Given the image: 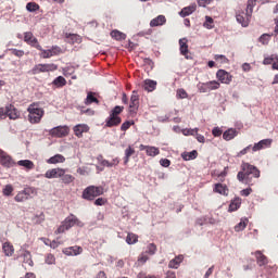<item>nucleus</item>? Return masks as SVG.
<instances>
[{"mask_svg": "<svg viewBox=\"0 0 278 278\" xmlns=\"http://www.w3.org/2000/svg\"><path fill=\"white\" fill-rule=\"evenodd\" d=\"M11 53L15 55V58H23V55H25V51L17 49H11Z\"/></svg>", "mask_w": 278, "mask_h": 278, "instance_id": "56", "label": "nucleus"}, {"mask_svg": "<svg viewBox=\"0 0 278 278\" xmlns=\"http://www.w3.org/2000/svg\"><path fill=\"white\" fill-rule=\"evenodd\" d=\"M33 223L35 225H40L41 223H45V213H40L39 215H35L33 217Z\"/></svg>", "mask_w": 278, "mask_h": 278, "instance_id": "47", "label": "nucleus"}, {"mask_svg": "<svg viewBox=\"0 0 278 278\" xmlns=\"http://www.w3.org/2000/svg\"><path fill=\"white\" fill-rule=\"evenodd\" d=\"M2 250L7 257H12V255H14V245H12V243L10 242H4L2 245Z\"/></svg>", "mask_w": 278, "mask_h": 278, "instance_id": "25", "label": "nucleus"}, {"mask_svg": "<svg viewBox=\"0 0 278 278\" xmlns=\"http://www.w3.org/2000/svg\"><path fill=\"white\" fill-rule=\"evenodd\" d=\"M260 170L255 165L249 163L241 164V170L237 174V179L245 186H255L254 179H260Z\"/></svg>", "mask_w": 278, "mask_h": 278, "instance_id": "1", "label": "nucleus"}, {"mask_svg": "<svg viewBox=\"0 0 278 278\" xmlns=\"http://www.w3.org/2000/svg\"><path fill=\"white\" fill-rule=\"evenodd\" d=\"M64 162H66V157L62 154H55L47 161L48 164H64Z\"/></svg>", "mask_w": 278, "mask_h": 278, "instance_id": "26", "label": "nucleus"}, {"mask_svg": "<svg viewBox=\"0 0 278 278\" xmlns=\"http://www.w3.org/2000/svg\"><path fill=\"white\" fill-rule=\"evenodd\" d=\"M125 110V106L116 105L111 112L109 117L105 119L104 127H118L121 123H123V118H121V114H123V111Z\"/></svg>", "mask_w": 278, "mask_h": 278, "instance_id": "3", "label": "nucleus"}, {"mask_svg": "<svg viewBox=\"0 0 278 278\" xmlns=\"http://www.w3.org/2000/svg\"><path fill=\"white\" fill-rule=\"evenodd\" d=\"M49 50H50L52 58L54 55H60V53H62V48H60V46H52V48Z\"/></svg>", "mask_w": 278, "mask_h": 278, "instance_id": "50", "label": "nucleus"}, {"mask_svg": "<svg viewBox=\"0 0 278 278\" xmlns=\"http://www.w3.org/2000/svg\"><path fill=\"white\" fill-rule=\"evenodd\" d=\"M53 71H58V65L54 63L37 64L31 68L30 74L40 75V73H53Z\"/></svg>", "mask_w": 278, "mask_h": 278, "instance_id": "7", "label": "nucleus"}, {"mask_svg": "<svg viewBox=\"0 0 278 278\" xmlns=\"http://www.w3.org/2000/svg\"><path fill=\"white\" fill-rule=\"evenodd\" d=\"M71 134V128L68 126H56L50 130V136L52 138H66Z\"/></svg>", "mask_w": 278, "mask_h": 278, "instance_id": "10", "label": "nucleus"}, {"mask_svg": "<svg viewBox=\"0 0 278 278\" xmlns=\"http://www.w3.org/2000/svg\"><path fill=\"white\" fill-rule=\"evenodd\" d=\"M126 242L127 244H136V242H138V235L134 232H128L126 237Z\"/></svg>", "mask_w": 278, "mask_h": 278, "instance_id": "39", "label": "nucleus"}, {"mask_svg": "<svg viewBox=\"0 0 278 278\" xmlns=\"http://www.w3.org/2000/svg\"><path fill=\"white\" fill-rule=\"evenodd\" d=\"M240 205H242V201L240 199H236L230 203V211L231 212H236V210H238L240 207Z\"/></svg>", "mask_w": 278, "mask_h": 278, "instance_id": "46", "label": "nucleus"}, {"mask_svg": "<svg viewBox=\"0 0 278 278\" xmlns=\"http://www.w3.org/2000/svg\"><path fill=\"white\" fill-rule=\"evenodd\" d=\"M199 92H210V90L207 89V83L201 84L199 86Z\"/></svg>", "mask_w": 278, "mask_h": 278, "instance_id": "63", "label": "nucleus"}, {"mask_svg": "<svg viewBox=\"0 0 278 278\" xmlns=\"http://www.w3.org/2000/svg\"><path fill=\"white\" fill-rule=\"evenodd\" d=\"M7 116L10 118V121H16L21 118V113L18 112V109L14 106V104L7 105Z\"/></svg>", "mask_w": 278, "mask_h": 278, "instance_id": "16", "label": "nucleus"}, {"mask_svg": "<svg viewBox=\"0 0 278 278\" xmlns=\"http://www.w3.org/2000/svg\"><path fill=\"white\" fill-rule=\"evenodd\" d=\"M251 148H252V146L245 147L243 150H241V151L237 154V156H238V157H242V155H247V153H249V151H251Z\"/></svg>", "mask_w": 278, "mask_h": 278, "instance_id": "59", "label": "nucleus"}, {"mask_svg": "<svg viewBox=\"0 0 278 278\" xmlns=\"http://www.w3.org/2000/svg\"><path fill=\"white\" fill-rule=\"evenodd\" d=\"M27 112L28 121L31 123V125H38V123L42 121V116H45V109L39 108L38 102L29 104Z\"/></svg>", "mask_w": 278, "mask_h": 278, "instance_id": "4", "label": "nucleus"}, {"mask_svg": "<svg viewBox=\"0 0 278 278\" xmlns=\"http://www.w3.org/2000/svg\"><path fill=\"white\" fill-rule=\"evenodd\" d=\"M105 203H108V200L104 199V198H98V199L94 201V205H105Z\"/></svg>", "mask_w": 278, "mask_h": 278, "instance_id": "61", "label": "nucleus"}, {"mask_svg": "<svg viewBox=\"0 0 278 278\" xmlns=\"http://www.w3.org/2000/svg\"><path fill=\"white\" fill-rule=\"evenodd\" d=\"M26 10L28 12H37V10H40V5L36 2H28L26 4Z\"/></svg>", "mask_w": 278, "mask_h": 278, "instance_id": "42", "label": "nucleus"}, {"mask_svg": "<svg viewBox=\"0 0 278 278\" xmlns=\"http://www.w3.org/2000/svg\"><path fill=\"white\" fill-rule=\"evenodd\" d=\"M247 225H249V219L242 218L240 223L235 226V231H244V229H247Z\"/></svg>", "mask_w": 278, "mask_h": 278, "instance_id": "35", "label": "nucleus"}, {"mask_svg": "<svg viewBox=\"0 0 278 278\" xmlns=\"http://www.w3.org/2000/svg\"><path fill=\"white\" fill-rule=\"evenodd\" d=\"M61 181L62 184H65V186H70V184H73L75 181V176L66 174V172H64L61 176Z\"/></svg>", "mask_w": 278, "mask_h": 278, "instance_id": "30", "label": "nucleus"}, {"mask_svg": "<svg viewBox=\"0 0 278 278\" xmlns=\"http://www.w3.org/2000/svg\"><path fill=\"white\" fill-rule=\"evenodd\" d=\"M131 125H134V122H130V121L124 122L121 126V131H127V129H129Z\"/></svg>", "mask_w": 278, "mask_h": 278, "instance_id": "55", "label": "nucleus"}, {"mask_svg": "<svg viewBox=\"0 0 278 278\" xmlns=\"http://www.w3.org/2000/svg\"><path fill=\"white\" fill-rule=\"evenodd\" d=\"M45 262H46V264H49V265L55 264V255H53L51 253L47 254Z\"/></svg>", "mask_w": 278, "mask_h": 278, "instance_id": "52", "label": "nucleus"}, {"mask_svg": "<svg viewBox=\"0 0 278 278\" xmlns=\"http://www.w3.org/2000/svg\"><path fill=\"white\" fill-rule=\"evenodd\" d=\"M213 192L216 194H222L223 197H227L229 194V187H227V185L217 182L213 187Z\"/></svg>", "mask_w": 278, "mask_h": 278, "instance_id": "18", "label": "nucleus"}, {"mask_svg": "<svg viewBox=\"0 0 278 278\" xmlns=\"http://www.w3.org/2000/svg\"><path fill=\"white\" fill-rule=\"evenodd\" d=\"M22 256L24 258V264H28V266H34V260H31V252L24 251Z\"/></svg>", "mask_w": 278, "mask_h": 278, "instance_id": "36", "label": "nucleus"}, {"mask_svg": "<svg viewBox=\"0 0 278 278\" xmlns=\"http://www.w3.org/2000/svg\"><path fill=\"white\" fill-rule=\"evenodd\" d=\"M273 59L271 68L273 71H278V54H273Z\"/></svg>", "mask_w": 278, "mask_h": 278, "instance_id": "58", "label": "nucleus"}, {"mask_svg": "<svg viewBox=\"0 0 278 278\" xmlns=\"http://www.w3.org/2000/svg\"><path fill=\"white\" fill-rule=\"evenodd\" d=\"M203 27H205L206 29H214V18L206 16Z\"/></svg>", "mask_w": 278, "mask_h": 278, "instance_id": "44", "label": "nucleus"}, {"mask_svg": "<svg viewBox=\"0 0 278 278\" xmlns=\"http://www.w3.org/2000/svg\"><path fill=\"white\" fill-rule=\"evenodd\" d=\"M34 194H36V188L26 187L14 197V201H16V203H25V201H29Z\"/></svg>", "mask_w": 278, "mask_h": 278, "instance_id": "8", "label": "nucleus"}, {"mask_svg": "<svg viewBox=\"0 0 278 278\" xmlns=\"http://www.w3.org/2000/svg\"><path fill=\"white\" fill-rule=\"evenodd\" d=\"M52 85L56 88H64L66 86V78L64 76H58L53 81Z\"/></svg>", "mask_w": 278, "mask_h": 278, "instance_id": "31", "label": "nucleus"}, {"mask_svg": "<svg viewBox=\"0 0 278 278\" xmlns=\"http://www.w3.org/2000/svg\"><path fill=\"white\" fill-rule=\"evenodd\" d=\"M136 153V150L134 148H131V146H129L126 150H125V157H124V164L125 166H127V164H129V157H131V155H134Z\"/></svg>", "mask_w": 278, "mask_h": 278, "instance_id": "32", "label": "nucleus"}, {"mask_svg": "<svg viewBox=\"0 0 278 278\" xmlns=\"http://www.w3.org/2000/svg\"><path fill=\"white\" fill-rule=\"evenodd\" d=\"M76 173H78V175L86 176V175H90V169L88 167H86V166L78 167Z\"/></svg>", "mask_w": 278, "mask_h": 278, "instance_id": "54", "label": "nucleus"}, {"mask_svg": "<svg viewBox=\"0 0 278 278\" xmlns=\"http://www.w3.org/2000/svg\"><path fill=\"white\" fill-rule=\"evenodd\" d=\"M137 278H157L155 276L147 275V273H139Z\"/></svg>", "mask_w": 278, "mask_h": 278, "instance_id": "64", "label": "nucleus"}, {"mask_svg": "<svg viewBox=\"0 0 278 278\" xmlns=\"http://www.w3.org/2000/svg\"><path fill=\"white\" fill-rule=\"evenodd\" d=\"M139 108H140V96L138 94V91L134 90L130 97L128 114L130 116H136V114H138Z\"/></svg>", "mask_w": 278, "mask_h": 278, "instance_id": "9", "label": "nucleus"}, {"mask_svg": "<svg viewBox=\"0 0 278 278\" xmlns=\"http://www.w3.org/2000/svg\"><path fill=\"white\" fill-rule=\"evenodd\" d=\"M104 192L102 186H89L83 191V199L86 201H94L97 197H101Z\"/></svg>", "mask_w": 278, "mask_h": 278, "instance_id": "6", "label": "nucleus"}, {"mask_svg": "<svg viewBox=\"0 0 278 278\" xmlns=\"http://www.w3.org/2000/svg\"><path fill=\"white\" fill-rule=\"evenodd\" d=\"M146 153L149 157H155L156 155H160V148L148 146V150Z\"/></svg>", "mask_w": 278, "mask_h": 278, "instance_id": "34", "label": "nucleus"}, {"mask_svg": "<svg viewBox=\"0 0 278 278\" xmlns=\"http://www.w3.org/2000/svg\"><path fill=\"white\" fill-rule=\"evenodd\" d=\"M212 134L215 138H218L223 136V130L220 129V127H214Z\"/></svg>", "mask_w": 278, "mask_h": 278, "instance_id": "57", "label": "nucleus"}, {"mask_svg": "<svg viewBox=\"0 0 278 278\" xmlns=\"http://www.w3.org/2000/svg\"><path fill=\"white\" fill-rule=\"evenodd\" d=\"M62 253L67 256H77L84 253V248L79 245L68 247L63 249Z\"/></svg>", "mask_w": 278, "mask_h": 278, "instance_id": "15", "label": "nucleus"}, {"mask_svg": "<svg viewBox=\"0 0 278 278\" xmlns=\"http://www.w3.org/2000/svg\"><path fill=\"white\" fill-rule=\"evenodd\" d=\"M3 194L4 197H10L12 195V193L14 192V187H12V185H7L4 188H3Z\"/></svg>", "mask_w": 278, "mask_h": 278, "instance_id": "49", "label": "nucleus"}, {"mask_svg": "<svg viewBox=\"0 0 278 278\" xmlns=\"http://www.w3.org/2000/svg\"><path fill=\"white\" fill-rule=\"evenodd\" d=\"M91 103H99V99L94 97V93L88 92L87 98L85 100L86 105H91Z\"/></svg>", "mask_w": 278, "mask_h": 278, "instance_id": "37", "label": "nucleus"}, {"mask_svg": "<svg viewBox=\"0 0 278 278\" xmlns=\"http://www.w3.org/2000/svg\"><path fill=\"white\" fill-rule=\"evenodd\" d=\"M253 8H255V0H248L245 11L239 10L236 12V21L243 27H249L253 16Z\"/></svg>", "mask_w": 278, "mask_h": 278, "instance_id": "2", "label": "nucleus"}, {"mask_svg": "<svg viewBox=\"0 0 278 278\" xmlns=\"http://www.w3.org/2000/svg\"><path fill=\"white\" fill-rule=\"evenodd\" d=\"M184 262V255H178L169 261L168 268H179V264Z\"/></svg>", "mask_w": 278, "mask_h": 278, "instance_id": "28", "label": "nucleus"}, {"mask_svg": "<svg viewBox=\"0 0 278 278\" xmlns=\"http://www.w3.org/2000/svg\"><path fill=\"white\" fill-rule=\"evenodd\" d=\"M216 78L218 79V81H220V84L229 85L231 84L233 76L225 70H218L216 73Z\"/></svg>", "mask_w": 278, "mask_h": 278, "instance_id": "13", "label": "nucleus"}, {"mask_svg": "<svg viewBox=\"0 0 278 278\" xmlns=\"http://www.w3.org/2000/svg\"><path fill=\"white\" fill-rule=\"evenodd\" d=\"M98 162H100L101 166H106L108 168H112L110 161L103 159L102 155L98 156Z\"/></svg>", "mask_w": 278, "mask_h": 278, "instance_id": "53", "label": "nucleus"}, {"mask_svg": "<svg viewBox=\"0 0 278 278\" xmlns=\"http://www.w3.org/2000/svg\"><path fill=\"white\" fill-rule=\"evenodd\" d=\"M142 88L147 90V92H153L157 88V81L152 79H146L143 81Z\"/></svg>", "mask_w": 278, "mask_h": 278, "instance_id": "22", "label": "nucleus"}, {"mask_svg": "<svg viewBox=\"0 0 278 278\" xmlns=\"http://www.w3.org/2000/svg\"><path fill=\"white\" fill-rule=\"evenodd\" d=\"M181 55H188V39L182 38L179 40Z\"/></svg>", "mask_w": 278, "mask_h": 278, "instance_id": "33", "label": "nucleus"}, {"mask_svg": "<svg viewBox=\"0 0 278 278\" xmlns=\"http://www.w3.org/2000/svg\"><path fill=\"white\" fill-rule=\"evenodd\" d=\"M181 157L185 160V162H190V160H197V157H199V152L197 150H192L191 152H184Z\"/></svg>", "mask_w": 278, "mask_h": 278, "instance_id": "27", "label": "nucleus"}, {"mask_svg": "<svg viewBox=\"0 0 278 278\" xmlns=\"http://www.w3.org/2000/svg\"><path fill=\"white\" fill-rule=\"evenodd\" d=\"M273 144V139H263L252 147V151H262V149H268Z\"/></svg>", "mask_w": 278, "mask_h": 278, "instance_id": "17", "label": "nucleus"}, {"mask_svg": "<svg viewBox=\"0 0 278 278\" xmlns=\"http://www.w3.org/2000/svg\"><path fill=\"white\" fill-rule=\"evenodd\" d=\"M90 131V127L86 124H78L74 126V134L77 138H83L84 134H88Z\"/></svg>", "mask_w": 278, "mask_h": 278, "instance_id": "19", "label": "nucleus"}, {"mask_svg": "<svg viewBox=\"0 0 278 278\" xmlns=\"http://www.w3.org/2000/svg\"><path fill=\"white\" fill-rule=\"evenodd\" d=\"M254 256L256 257V264L258 266H266V264H268V257H266L262 251L254 252Z\"/></svg>", "mask_w": 278, "mask_h": 278, "instance_id": "21", "label": "nucleus"}, {"mask_svg": "<svg viewBox=\"0 0 278 278\" xmlns=\"http://www.w3.org/2000/svg\"><path fill=\"white\" fill-rule=\"evenodd\" d=\"M160 164H161V166H163L164 168H168V166H170V160H168V159H161V160H160Z\"/></svg>", "mask_w": 278, "mask_h": 278, "instance_id": "60", "label": "nucleus"}, {"mask_svg": "<svg viewBox=\"0 0 278 278\" xmlns=\"http://www.w3.org/2000/svg\"><path fill=\"white\" fill-rule=\"evenodd\" d=\"M111 37L114 38V40H125V38H127V36L119 30H112Z\"/></svg>", "mask_w": 278, "mask_h": 278, "instance_id": "38", "label": "nucleus"}, {"mask_svg": "<svg viewBox=\"0 0 278 278\" xmlns=\"http://www.w3.org/2000/svg\"><path fill=\"white\" fill-rule=\"evenodd\" d=\"M235 136H236V129H228L223 134L224 140H227V141L233 140Z\"/></svg>", "mask_w": 278, "mask_h": 278, "instance_id": "40", "label": "nucleus"}, {"mask_svg": "<svg viewBox=\"0 0 278 278\" xmlns=\"http://www.w3.org/2000/svg\"><path fill=\"white\" fill-rule=\"evenodd\" d=\"M273 61H274V59H273V54H271V55H269V56H267V58H265V59L263 60V64H264L265 66H268L269 64H273Z\"/></svg>", "mask_w": 278, "mask_h": 278, "instance_id": "62", "label": "nucleus"}, {"mask_svg": "<svg viewBox=\"0 0 278 278\" xmlns=\"http://www.w3.org/2000/svg\"><path fill=\"white\" fill-rule=\"evenodd\" d=\"M24 42H27L30 47H34L37 50H42V46L38 42V39L34 37L31 31L24 34Z\"/></svg>", "mask_w": 278, "mask_h": 278, "instance_id": "14", "label": "nucleus"}, {"mask_svg": "<svg viewBox=\"0 0 278 278\" xmlns=\"http://www.w3.org/2000/svg\"><path fill=\"white\" fill-rule=\"evenodd\" d=\"M214 60L216 62H219V64H229V59H227V56H225L223 54H216L214 56Z\"/></svg>", "mask_w": 278, "mask_h": 278, "instance_id": "45", "label": "nucleus"}, {"mask_svg": "<svg viewBox=\"0 0 278 278\" xmlns=\"http://www.w3.org/2000/svg\"><path fill=\"white\" fill-rule=\"evenodd\" d=\"M206 88L210 90H218L220 88V83L218 80H211L206 83Z\"/></svg>", "mask_w": 278, "mask_h": 278, "instance_id": "41", "label": "nucleus"}, {"mask_svg": "<svg viewBox=\"0 0 278 278\" xmlns=\"http://www.w3.org/2000/svg\"><path fill=\"white\" fill-rule=\"evenodd\" d=\"M258 42H261V45H268V42H270V35H268V34H263V35L258 38Z\"/></svg>", "mask_w": 278, "mask_h": 278, "instance_id": "48", "label": "nucleus"}, {"mask_svg": "<svg viewBox=\"0 0 278 278\" xmlns=\"http://www.w3.org/2000/svg\"><path fill=\"white\" fill-rule=\"evenodd\" d=\"M193 12H197V4H191L189 7H185L180 12L179 16L186 18V16H190Z\"/></svg>", "mask_w": 278, "mask_h": 278, "instance_id": "23", "label": "nucleus"}, {"mask_svg": "<svg viewBox=\"0 0 278 278\" xmlns=\"http://www.w3.org/2000/svg\"><path fill=\"white\" fill-rule=\"evenodd\" d=\"M40 53V58H43V60H48L49 58H53V55L51 54V50H45L41 48Z\"/></svg>", "mask_w": 278, "mask_h": 278, "instance_id": "51", "label": "nucleus"}, {"mask_svg": "<svg viewBox=\"0 0 278 278\" xmlns=\"http://www.w3.org/2000/svg\"><path fill=\"white\" fill-rule=\"evenodd\" d=\"M68 169H64L62 167H56L52 169H48L45 173L46 179H61L64 173H66Z\"/></svg>", "mask_w": 278, "mask_h": 278, "instance_id": "12", "label": "nucleus"}, {"mask_svg": "<svg viewBox=\"0 0 278 278\" xmlns=\"http://www.w3.org/2000/svg\"><path fill=\"white\" fill-rule=\"evenodd\" d=\"M65 38L70 45H81V36L77 34L66 33Z\"/></svg>", "mask_w": 278, "mask_h": 278, "instance_id": "20", "label": "nucleus"}, {"mask_svg": "<svg viewBox=\"0 0 278 278\" xmlns=\"http://www.w3.org/2000/svg\"><path fill=\"white\" fill-rule=\"evenodd\" d=\"M17 166H23L27 170H34L36 165L29 160H21L17 162Z\"/></svg>", "mask_w": 278, "mask_h": 278, "instance_id": "29", "label": "nucleus"}, {"mask_svg": "<svg viewBox=\"0 0 278 278\" xmlns=\"http://www.w3.org/2000/svg\"><path fill=\"white\" fill-rule=\"evenodd\" d=\"M166 23V16L159 15L150 22V27H160Z\"/></svg>", "mask_w": 278, "mask_h": 278, "instance_id": "24", "label": "nucleus"}, {"mask_svg": "<svg viewBox=\"0 0 278 278\" xmlns=\"http://www.w3.org/2000/svg\"><path fill=\"white\" fill-rule=\"evenodd\" d=\"M156 252H157V245H155V243L148 244L146 250V253H148V255H155Z\"/></svg>", "mask_w": 278, "mask_h": 278, "instance_id": "43", "label": "nucleus"}, {"mask_svg": "<svg viewBox=\"0 0 278 278\" xmlns=\"http://www.w3.org/2000/svg\"><path fill=\"white\" fill-rule=\"evenodd\" d=\"M84 227V223L77 218L74 214H71L67 216L59 226V228L54 231V233H64V231H68V229H72V227Z\"/></svg>", "mask_w": 278, "mask_h": 278, "instance_id": "5", "label": "nucleus"}, {"mask_svg": "<svg viewBox=\"0 0 278 278\" xmlns=\"http://www.w3.org/2000/svg\"><path fill=\"white\" fill-rule=\"evenodd\" d=\"M0 164L4 168H12L16 166V162L5 151L0 149Z\"/></svg>", "mask_w": 278, "mask_h": 278, "instance_id": "11", "label": "nucleus"}]
</instances>
